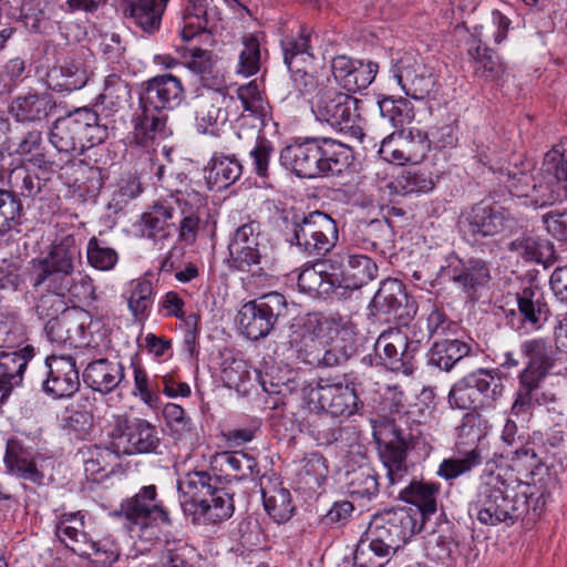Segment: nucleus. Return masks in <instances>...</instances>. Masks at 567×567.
I'll use <instances>...</instances> for the list:
<instances>
[{"label":"nucleus","mask_w":567,"mask_h":567,"mask_svg":"<svg viewBox=\"0 0 567 567\" xmlns=\"http://www.w3.org/2000/svg\"><path fill=\"white\" fill-rule=\"evenodd\" d=\"M81 250L72 237L53 246L43 258L32 259L30 281L39 319H54L66 312L68 303L95 299L92 279L75 271Z\"/></svg>","instance_id":"f257e3e1"},{"label":"nucleus","mask_w":567,"mask_h":567,"mask_svg":"<svg viewBox=\"0 0 567 567\" xmlns=\"http://www.w3.org/2000/svg\"><path fill=\"white\" fill-rule=\"evenodd\" d=\"M290 343L302 361L324 367L339 365L355 352L354 334L348 323L316 312L293 327Z\"/></svg>","instance_id":"f03ea898"},{"label":"nucleus","mask_w":567,"mask_h":567,"mask_svg":"<svg viewBox=\"0 0 567 567\" xmlns=\"http://www.w3.org/2000/svg\"><path fill=\"white\" fill-rule=\"evenodd\" d=\"M528 494V484L491 473L480 485L468 512L484 525L514 524L527 512Z\"/></svg>","instance_id":"7ed1b4c3"},{"label":"nucleus","mask_w":567,"mask_h":567,"mask_svg":"<svg viewBox=\"0 0 567 567\" xmlns=\"http://www.w3.org/2000/svg\"><path fill=\"white\" fill-rule=\"evenodd\" d=\"M281 164L297 176L317 178L339 175L353 161L352 150L329 137H311L286 146L280 153Z\"/></svg>","instance_id":"20e7f679"},{"label":"nucleus","mask_w":567,"mask_h":567,"mask_svg":"<svg viewBox=\"0 0 567 567\" xmlns=\"http://www.w3.org/2000/svg\"><path fill=\"white\" fill-rule=\"evenodd\" d=\"M107 136L109 125L101 123L97 112L79 107L55 120L49 140L59 153L74 157L103 143Z\"/></svg>","instance_id":"39448f33"},{"label":"nucleus","mask_w":567,"mask_h":567,"mask_svg":"<svg viewBox=\"0 0 567 567\" xmlns=\"http://www.w3.org/2000/svg\"><path fill=\"white\" fill-rule=\"evenodd\" d=\"M280 227L285 240L309 256L326 255L339 239L336 221L320 210L285 214Z\"/></svg>","instance_id":"423d86ee"},{"label":"nucleus","mask_w":567,"mask_h":567,"mask_svg":"<svg viewBox=\"0 0 567 567\" xmlns=\"http://www.w3.org/2000/svg\"><path fill=\"white\" fill-rule=\"evenodd\" d=\"M295 303L277 291L265 293L246 302L238 313L243 333L250 340L267 337L277 323L288 320Z\"/></svg>","instance_id":"0eeeda50"},{"label":"nucleus","mask_w":567,"mask_h":567,"mask_svg":"<svg viewBox=\"0 0 567 567\" xmlns=\"http://www.w3.org/2000/svg\"><path fill=\"white\" fill-rule=\"evenodd\" d=\"M502 381L486 369H478L456 381L447 395L452 409L486 410L502 398Z\"/></svg>","instance_id":"6e6552de"},{"label":"nucleus","mask_w":567,"mask_h":567,"mask_svg":"<svg viewBox=\"0 0 567 567\" xmlns=\"http://www.w3.org/2000/svg\"><path fill=\"white\" fill-rule=\"evenodd\" d=\"M230 268L239 271H250L258 266L262 270L268 261V239L257 220H248L233 231L229 243Z\"/></svg>","instance_id":"1a4fd4ad"},{"label":"nucleus","mask_w":567,"mask_h":567,"mask_svg":"<svg viewBox=\"0 0 567 567\" xmlns=\"http://www.w3.org/2000/svg\"><path fill=\"white\" fill-rule=\"evenodd\" d=\"M357 103L358 100L351 95L330 90L312 104L311 110L317 121L327 123L350 137L361 140L362 118L358 113Z\"/></svg>","instance_id":"9d476101"},{"label":"nucleus","mask_w":567,"mask_h":567,"mask_svg":"<svg viewBox=\"0 0 567 567\" xmlns=\"http://www.w3.org/2000/svg\"><path fill=\"white\" fill-rule=\"evenodd\" d=\"M527 198L536 207L567 199V161L558 147L545 154L539 177H534Z\"/></svg>","instance_id":"9b49d317"},{"label":"nucleus","mask_w":567,"mask_h":567,"mask_svg":"<svg viewBox=\"0 0 567 567\" xmlns=\"http://www.w3.org/2000/svg\"><path fill=\"white\" fill-rule=\"evenodd\" d=\"M116 455L156 453L161 444L156 427L144 419L116 415L111 433Z\"/></svg>","instance_id":"f8f14e48"},{"label":"nucleus","mask_w":567,"mask_h":567,"mask_svg":"<svg viewBox=\"0 0 567 567\" xmlns=\"http://www.w3.org/2000/svg\"><path fill=\"white\" fill-rule=\"evenodd\" d=\"M520 352L527 359L525 369L518 375L519 400L517 406H527L530 391L543 382L557 361V349L543 338L525 340Z\"/></svg>","instance_id":"ddd939ff"},{"label":"nucleus","mask_w":567,"mask_h":567,"mask_svg":"<svg viewBox=\"0 0 567 567\" xmlns=\"http://www.w3.org/2000/svg\"><path fill=\"white\" fill-rule=\"evenodd\" d=\"M155 485L143 486L134 496L124 499L114 516L123 518L131 532H143L157 524H169L167 511L157 498Z\"/></svg>","instance_id":"4468645a"},{"label":"nucleus","mask_w":567,"mask_h":567,"mask_svg":"<svg viewBox=\"0 0 567 567\" xmlns=\"http://www.w3.org/2000/svg\"><path fill=\"white\" fill-rule=\"evenodd\" d=\"M200 82L204 91L195 101V127L199 134L215 135L228 117L223 109L225 101L224 81L214 73H200Z\"/></svg>","instance_id":"2eb2a0df"},{"label":"nucleus","mask_w":567,"mask_h":567,"mask_svg":"<svg viewBox=\"0 0 567 567\" xmlns=\"http://www.w3.org/2000/svg\"><path fill=\"white\" fill-rule=\"evenodd\" d=\"M515 226L516 219L506 208L485 202L475 204L461 220L463 233L474 240L512 231Z\"/></svg>","instance_id":"dca6fc26"},{"label":"nucleus","mask_w":567,"mask_h":567,"mask_svg":"<svg viewBox=\"0 0 567 567\" xmlns=\"http://www.w3.org/2000/svg\"><path fill=\"white\" fill-rule=\"evenodd\" d=\"M430 138L417 128L402 130L382 140L380 155L388 162L403 165L421 162L430 150Z\"/></svg>","instance_id":"f3484780"},{"label":"nucleus","mask_w":567,"mask_h":567,"mask_svg":"<svg viewBox=\"0 0 567 567\" xmlns=\"http://www.w3.org/2000/svg\"><path fill=\"white\" fill-rule=\"evenodd\" d=\"M421 339L409 340L400 329H391L381 333L375 342V351L389 368L406 375L412 374L413 353L420 348Z\"/></svg>","instance_id":"a211bd4d"},{"label":"nucleus","mask_w":567,"mask_h":567,"mask_svg":"<svg viewBox=\"0 0 567 567\" xmlns=\"http://www.w3.org/2000/svg\"><path fill=\"white\" fill-rule=\"evenodd\" d=\"M310 395L322 411L336 417L350 416L358 411L359 399L354 389L342 383H331L329 380L320 379Z\"/></svg>","instance_id":"6ab92c4d"},{"label":"nucleus","mask_w":567,"mask_h":567,"mask_svg":"<svg viewBox=\"0 0 567 567\" xmlns=\"http://www.w3.org/2000/svg\"><path fill=\"white\" fill-rule=\"evenodd\" d=\"M83 382L94 392L104 395L123 389L128 383L124 364L106 358L93 360L85 367Z\"/></svg>","instance_id":"aec40b11"},{"label":"nucleus","mask_w":567,"mask_h":567,"mask_svg":"<svg viewBox=\"0 0 567 567\" xmlns=\"http://www.w3.org/2000/svg\"><path fill=\"white\" fill-rule=\"evenodd\" d=\"M48 378L43 382L44 392L53 398H70L80 388L79 372L72 357H55L47 359Z\"/></svg>","instance_id":"412c9836"},{"label":"nucleus","mask_w":567,"mask_h":567,"mask_svg":"<svg viewBox=\"0 0 567 567\" xmlns=\"http://www.w3.org/2000/svg\"><path fill=\"white\" fill-rule=\"evenodd\" d=\"M444 275L470 297L491 279L489 268L482 259L451 258Z\"/></svg>","instance_id":"4be33fe9"},{"label":"nucleus","mask_w":567,"mask_h":567,"mask_svg":"<svg viewBox=\"0 0 567 567\" xmlns=\"http://www.w3.org/2000/svg\"><path fill=\"white\" fill-rule=\"evenodd\" d=\"M217 478H213L207 472H188L177 482L179 503L185 514L195 516L200 507L206 504V498L215 487Z\"/></svg>","instance_id":"5701e85b"},{"label":"nucleus","mask_w":567,"mask_h":567,"mask_svg":"<svg viewBox=\"0 0 567 567\" xmlns=\"http://www.w3.org/2000/svg\"><path fill=\"white\" fill-rule=\"evenodd\" d=\"M183 85L178 78L171 73L159 74L146 82V89L140 97L142 103L156 109L171 110L183 100Z\"/></svg>","instance_id":"b1692460"},{"label":"nucleus","mask_w":567,"mask_h":567,"mask_svg":"<svg viewBox=\"0 0 567 567\" xmlns=\"http://www.w3.org/2000/svg\"><path fill=\"white\" fill-rule=\"evenodd\" d=\"M134 138L140 145L146 146L150 143L163 140L171 134L167 127V114L156 106L146 105L140 101V107L133 117Z\"/></svg>","instance_id":"393cba45"},{"label":"nucleus","mask_w":567,"mask_h":567,"mask_svg":"<svg viewBox=\"0 0 567 567\" xmlns=\"http://www.w3.org/2000/svg\"><path fill=\"white\" fill-rule=\"evenodd\" d=\"M90 320L87 311L79 307H71L60 317L49 319L44 329L52 342L61 344L82 339Z\"/></svg>","instance_id":"a878e982"},{"label":"nucleus","mask_w":567,"mask_h":567,"mask_svg":"<svg viewBox=\"0 0 567 567\" xmlns=\"http://www.w3.org/2000/svg\"><path fill=\"white\" fill-rule=\"evenodd\" d=\"M408 293L401 280L388 278L383 280L374 293L371 306L377 313L390 319H403L409 316Z\"/></svg>","instance_id":"bb28decb"},{"label":"nucleus","mask_w":567,"mask_h":567,"mask_svg":"<svg viewBox=\"0 0 567 567\" xmlns=\"http://www.w3.org/2000/svg\"><path fill=\"white\" fill-rule=\"evenodd\" d=\"M56 109V102L50 93H28L16 97L10 106V112L17 122L42 123Z\"/></svg>","instance_id":"cd10ccee"},{"label":"nucleus","mask_w":567,"mask_h":567,"mask_svg":"<svg viewBox=\"0 0 567 567\" xmlns=\"http://www.w3.org/2000/svg\"><path fill=\"white\" fill-rule=\"evenodd\" d=\"M168 0H122V11L125 18L146 33L159 30L163 14Z\"/></svg>","instance_id":"c85d7f7f"},{"label":"nucleus","mask_w":567,"mask_h":567,"mask_svg":"<svg viewBox=\"0 0 567 567\" xmlns=\"http://www.w3.org/2000/svg\"><path fill=\"white\" fill-rule=\"evenodd\" d=\"M440 486L435 483L411 481L400 491V498L414 505L409 507L411 512L419 511L417 519L425 526L426 520L436 513V497Z\"/></svg>","instance_id":"c756f323"},{"label":"nucleus","mask_w":567,"mask_h":567,"mask_svg":"<svg viewBox=\"0 0 567 567\" xmlns=\"http://www.w3.org/2000/svg\"><path fill=\"white\" fill-rule=\"evenodd\" d=\"M519 321L523 326L539 329L548 318L549 309L544 295L536 286L524 288L516 295Z\"/></svg>","instance_id":"7c9ffc66"},{"label":"nucleus","mask_w":567,"mask_h":567,"mask_svg":"<svg viewBox=\"0 0 567 567\" xmlns=\"http://www.w3.org/2000/svg\"><path fill=\"white\" fill-rule=\"evenodd\" d=\"M175 208L171 202H158L141 216V231L143 236L162 240L167 238L175 229Z\"/></svg>","instance_id":"2f4dec72"},{"label":"nucleus","mask_w":567,"mask_h":567,"mask_svg":"<svg viewBox=\"0 0 567 567\" xmlns=\"http://www.w3.org/2000/svg\"><path fill=\"white\" fill-rule=\"evenodd\" d=\"M472 351L471 344L460 339H444L435 342L427 353V364L440 371L450 372Z\"/></svg>","instance_id":"473e14b6"},{"label":"nucleus","mask_w":567,"mask_h":567,"mask_svg":"<svg viewBox=\"0 0 567 567\" xmlns=\"http://www.w3.org/2000/svg\"><path fill=\"white\" fill-rule=\"evenodd\" d=\"M344 488L352 501H371L379 493L375 471L369 464H363L357 468L347 471L344 475Z\"/></svg>","instance_id":"72a5a7b5"},{"label":"nucleus","mask_w":567,"mask_h":567,"mask_svg":"<svg viewBox=\"0 0 567 567\" xmlns=\"http://www.w3.org/2000/svg\"><path fill=\"white\" fill-rule=\"evenodd\" d=\"M32 346H23L19 350H0V381L11 391L22 383L28 362L33 358Z\"/></svg>","instance_id":"f704fd0d"},{"label":"nucleus","mask_w":567,"mask_h":567,"mask_svg":"<svg viewBox=\"0 0 567 567\" xmlns=\"http://www.w3.org/2000/svg\"><path fill=\"white\" fill-rule=\"evenodd\" d=\"M382 514L398 549L424 527L417 519L419 511L411 512L402 507L388 509L382 512Z\"/></svg>","instance_id":"c9c22d12"},{"label":"nucleus","mask_w":567,"mask_h":567,"mask_svg":"<svg viewBox=\"0 0 567 567\" xmlns=\"http://www.w3.org/2000/svg\"><path fill=\"white\" fill-rule=\"evenodd\" d=\"M4 464L11 474L20 478L37 483L43 477L34 463L32 453L17 440L8 441Z\"/></svg>","instance_id":"e433bc0d"},{"label":"nucleus","mask_w":567,"mask_h":567,"mask_svg":"<svg viewBox=\"0 0 567 567\" xmlns=\"http://www.w3.org/2000/svg\"><path fill=\"white\" fill-rule=\"evenodd\" d=\"M406 452L408 444L402 437L391 440L383 447H380V460L386 470V477L391 485L402 483L408 476Z\"/></svg>","instance_id":"4c0bfd02"},{"label":"nucleus","mask_w":567,"mask_h":567,"mask_svg":"<svg viewBox=\"0 0 567 567\" xmlns=\"http://www.w3.org/2000/svg\"><path fill=\"white\" fill-rule=\"evenodd\" d=\"M83 517L81 512L63 514L55 526V534L74 554L89 556L91 553L86 548L90 539L82 530Z\"/></svg>","instance_id":"58836bf2"},{"label":"nucleus","mask_w":567,"mask_h":567,"mask_svg":"<svg viewBox=\"0 0 567 567\" xmlns=\"http://www.w3.org/2000/svg\"><path fill=\"white\" fill-rule=\"evenodd\" d=\"M241 173L243 166L235 156L215 154L205 168V178L210 188L219 190L234 184Z\"/></svg>","instance_id":"ea45409f"},{"label":"nucleus","mask_w":567,"mask_h":567,"mask_svg":"<svg viewBox=\"0 0 567 567\" xmlns=\"http://www.w3.org/2000/svg\"><path fill=\"white\" fill-rule=\"evenodd\" d=\"M220 372L224 384L238 392H248L251 382L249 364L239 353L226 350L221 353Z\"/></svg>","instance_id":"a19ab883"},{"label":"nucleus","mask_w":567,"mask_h":567,"mask_svg":"<svg viewBox=\"0 0 567 567\" xmlns=\"http://www.w3.org/2000/svg\"><path fill=\"white\" fill-rule=\"evenodd\" d=\"M177 51L181 54V60L171 55H156L155 61L165 69L183 65L189 71H208L215 65V55L212 51L204 50L198 47H182Z\"/></svg>","instance_id":"79ce46f5"},{"label":"nucleus","mask_w":567,"mask_h":567,"mask_svg":"<svg viewBox=\"0 0 567 567\" xmlns=\"http://www.w3.org/2000/svg\"><path fill=\"white\" fill-rule=\"evenodd\" d=\"M198 514H195L194 520L205 519L210 523H218L230 518L235 511L233 494L225 487H215L209 493Z\"/></svg>","instance_id":"37998d69"},{"label":"nucleus","mask_w":567,"mask_h":567,"mask_svg":"<svg viewBox=\"0 0 567 567\" xmlns=\"http://www.w3.org/2000/svg\"><path fill=\"white\" fill-rule=\"evenodd\" d=\"M42 144V133L37 128L27 130V127L21 124V128L18 132H13V134L9 138L8 148L19 155H32L31 162L42 168H47L49 162L45 159L44 154L40 152Z\"/></svg>","instance_id":"c03bdc74"},{"label":"nucleus","mask_w":567,"mask_h":567,"mask_svg":"<svg viewBox=\"0 0 567 567\" xmlns=\"http://www.w3.org/2000/svg\"><path fill=\"white\" fill-rule=\"evenodd\" d=\"M131 96V89L127 82L116 73L106 76L103 92L97 97L96 106L101 109L105 117L116 113Z\"/></svg>","instance_id":"a18cd8bd"},{"label":"nucleus","mask_w":567,"mask_h":567,"mask_svg":"<svg viewBox=\"0 0 567 567\" xmlns=\"http://www.w3.org/2000/svg\"><path fill=\"white\" fill-rule=\"evenodd\" d=\"M346 255V291L360 289L378 276V266L370 257L350 252Z\"/></svg>","instance_id":"49530a36"},{"label":"nucleus","mask_w":567,"mask_h":567,"mask_svg":"<svg viewBox=\"0 0 567 567\" xmlns=\"http://www.w3.org/2000/svg\"><path fill=\"white\" fill-rule=\"evenodd\" d=\"M212 10L206 0H186L184 9L185 25L181 31L184 41H189L199 33L209 29Z\"/></svg>","instance_id":"de8ad7c7"},{"label":"nucleus","mask_w":567,"mask_h":567,"mask_svg":"<svg viewBox=\"0 0 567 567\" xmlns=\"http://www.w3.org/2000/svg\"><path fill=\"white\" fill-rule=\"evenodd\" d=\"M266 512L278 524L286 523L293 514L290 492L280 484L261 489Z\"/></svg>","instance_id":"09e8293b"},{"label":"nucleus","mask_w":567,"mask_h":567,"mask_svg":"<svg viewBox=\"0 0 567 567\" xmlns=\"http://www.w3.org/2000/svg\"><path fill=\"white\" fill-rule=\"evenodd\" d=\"M530 163H523L522 166L514 165L508 168H499L496 173V179L499 184L504 185L513 196L527 198L535 177L530 173Z\"/></svg>","instance_id":"8fccbe9b"},{"label":"nucleus","mask_w":567,"mask_h":567,"mask_svg":"<svg viewBox=\"0 0 567 567\" xmlns=\"http://www.w3.org/2000/svg\"><path fill=\"white\" fill-rule=\"evenodd\" d=\"M399 195L427 193L433 189L434 181L430 173L416 168L403 169L391 183Z\"/></svg>","instance_id":"3c124183"},{"label":"nucleus","mask_w":567,"mask_h":567,"mask_svg":"<svg viewBox=\"0 0 567 567\" xmlns=\"http://www.w3.org/2000/svg\"><path fill=\"white\" fill-rule=\"evenodd\" d=\"M307 431L319 445H329L339 437V425L336 416L322 411L311 413L307 420Z\"/></svg>","instance_id":"603ef678"},{"label":"nucleus","mask_w":567,"mask_h":567,"mask_svg":"<svg viewBox=\"0 0 567 567\" xmlns=\"http://www.w3.org/2000/svg\"><path fill=\"white\" fill-rule=\"evenodd\" d=\"M393 555L389 549H384L362 535L353 553V566L384 567Z\"/></svg>","instance_id":"864d4df0"},{"label":"nucleus","mask_w":567,"mask_h":567,"mask_svg":"<svg viewBox=\"0 0 567 567\" xmlns=\"http://www.w3.org/2000/svg\"><path fill=\"white\" fill-rule=\"evenodd\" d=\"M393 78L404 93L414 100L426 97L436 83L434 73H394Z\"/></svg>","instance_id":"5fc2aeb1"},{"label":"nucleus","mask_w":567,"mask_h":567,"mask_svg":"<svg viewBox=\"0 0 567 567\" xmlns=\"http://www.w3.org/2000/svg\"><path fill=\"white\" fill-rule=\"evenodd\" d=\"M318 269L322 270V275L329 286L332 288V292L339 296H343L346 291V267H347V255L346 254H333L329 258L317 261Z\"/></svg>","instance_id":"6e6d98bb"},{"label":"nucleus","mask_w":567,"mask_h":567,"mask_svg":"<svg viewBox=\"0 0 567 567\" xmlns=\"http://www.w3.org/2000/svg\"><path fill=\"white\" fill-rule=\"evenodd\" d=\"M7 184L10 187L8 192L12 193L16 197H32L37 195L42 187L41 179L24 166L12 168L8 174Z\"/></svg>","instance_id":"4d7b16f0"},{"label":"nucleus","mask_w":567,"mask_h":567,"mask_svg":"<svg viewBox=\"0 0 567 567\" xmlns=\"http://www.w3.org/2000/svg\"><path fill=\"white\" fill-rule=\"evenodd\" d=\"M86 257L89 264L99 270H112L118 260L117 251L112 248L104 239L92 237L86 246Z\"/></svg>","instance_id":"13d9d810"},{"label":"nucleus","mask_w":567,"mask_h":567,"mask_svg":"<svg viewBox=\"0 0 567 567\" xmlns=\"http://www.w3.org/2000/svg\"><path fill=\"white\" fill-rule=\"evenodd\" d=\"M293 87L302 95L317 93V100L333 90L330 73H292Z\"/></svg>","instance_id":"bf43d9fd"},{"label":"nucleus","mask_w":567,"mask_h":567,"mask_svg":"<svg viewBox=\"0 0 567 567\" xmlns=\"http://www.w3.org/2000/svg\"><path fill=\"white\" fill-rule=\"evenodd\" d=\"M378 105L381 116L386 118L394 127L403 126L413 120L412 105L405 99L384 97L378 102Z\"/></svg>","instance_id":"052dcab7"},{"label":"nucleus","mask_w":567,"mask_h":567,"mask_svg":"<svg viewBox=\"0 0 567 567\" xmlns=\"http://www.w3.org/2000/svg\"><path fill=\"white\" fill-rule=\"evenodd\" d=\"M482 462L481 454L477 450L467 452L463 457L445 458L439 466L437 475L446 481L454 480Z\"/></svg>","instance_id":"680f3d73"},{"label":"nucleus","mask_w":567,"mask_h":567,"mask_svg":"<svg viewBox=\"0 0 567 567\" xmlns=\"http://www.w3.org/2000/svg\"><path fill=\"white\" fill-rule=\"evenodd\" d=\"M84 471L87 475L94 476L105 471L118 455L113 451L112 446H86L81 450Z\"/></svg>","instance_id":"e2e57ef3"},{"label":"nucleus","mask_w":567,"mask_h":567,"mask_svg":"<svg viewBox=\"0 0 567 567\" xmlns=\"http://www.w3.org/2000/svg\"><path fill=\"white\" fill-rule=\"evenodd\" d=\"M298 287L301 291L312 296L321 297L329 296L332 292L322 275V270L318 269V264L315 262L303 268L298 276Z\"/></svg>","instance_id":"0e129e2a"},{"label":"nucleus","mask_w":567,"mask_h":567,"mask_svg":"<svg viewBox=\"0 0 567 567\" xmlns=\"http://www.w3.org/2000/svg\"><path fill=\"white\" fill-rule=\"evenodd\" d=\"M21 214V202L12 193L0 190V237L20 224Z\"/></svg>","instance_id":"69168bd1"},{"label":"nucleus","mask_w":567,"mask_h":567,"mask_svg":"<svg viewBox=\"0 0 567 567\" xmlns=\"http://www.w3.org/2000/svg\"><path fill=\"white\" fill-rule=\"evenodd\" d=\"M158 392L159 378L156 377L155 381L152 382L143 368L135 367L133 394L138 396L146 405L154 408L159 402Z\"/></svg>","instance_id":"338daca9"},{"label":"nucleus","mask_w":567,"mask_h":567,"mask_svg":"<svg viewBox=\"0 0 567 567\" xmlns=\"http://www.w3.org/2000/svg\"><path fill=\"white\" fill-rule=\"evenodd\" d=\"M487 421L475 410L463 415L460 425L456 426V433L460 439L467 443H475L487 433Z\"/></svg>","instance_id":"774afa93"}]
</instances>
